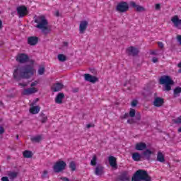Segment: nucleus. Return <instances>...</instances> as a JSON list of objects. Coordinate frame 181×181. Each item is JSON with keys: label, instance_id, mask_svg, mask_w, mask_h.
<instances>
[{"label": "nucleus", "instance_id": "1", "mask_svg": "<svg viewBox=\"0 0 181 181\" xmlns=\"http://www.w3.org/2000/svg\"><path fill=\"white\" fill-rule=\"evenodd\" d=\"M35 74V69L30 64L18 66L13 71V77L17 81L21 80H28Z\"/></svg>", "mask_w": 181, "mask_h": 181}, {"label": "nucleus", "instance_id": "2", "mask_svg": "<svg viewBox=\"0 0 181 181\" xmlns=\"http://www.w3.org/2000/svg\"><path fill=\"white\" fill-rule=\"evenodd\" d=\"M35 23H37L35 28H37V29H40L44 35H49V33H50L51 30L47 26V25H49V22H47V20L45 16H38L35 19Z\"/></svg>", "mask_w": 181, "mask_h": 181}, {"label": "nucleus", "instance_id": "3", "mask_svg": "<svg viewBox=\"0 0 181 181\" xmlns=\"http://www.w3.org/2000/svg\"><path fill=\"white\" fill-rule=\"evenodd\" d=\"M159 83L161 85H165V91H170V90H172V86H173V84H175V82L169 76H161Z\"/></svg>", "mask_w": 181, "mask_h": 181}, {"label": "nucleus", "instance_id": "4", "mask_svg": "<svg viewBox=\"0 0 181 181\" xmlns=\"http://www.w3.org/2000/svg\"><path fill=\"white\" fill-rule=\"evenodd\" d=\"M66 166H67L66 162L59 160L53 165L52 169L54 173H60V172H63L66 169Z\"/></svg>", "mask_w": 181, "mask_h": 181}, {"label": "nucleus", "instance_id": "5", "mask_svg": "<svg viewBox=\"0 0 181 181\" xmlns=\"http://www.w3.org/2000/svg\"><path fill=\"white\" fill-rule=\"evenodd\" d=\"M129 9V5L127 1H121L116 6V11L119 13H124L128 11Z\"/></svg>", "mask_w": 181, "mask_h": 181}, {"label": "nucleus", "instance_id": "6", "mask_svg": "<svg viewBox=\"0 0 181 181\" xmlns=\"http://www.w3.org/2000/svg\"><path fill=\"white\" fill-rule=\"evenodd\" d=\"M85 81H88L89 83H92V84H95L98 81V78L90 75V74H84Z\"/></svg>", "mask_w": 181, "mask_h": 181}, {"label": "nucleus", "instance_id": "7", "mask_svg": "<svg viewBox=\"0 0 181 181\" xmlns=\"http://www.w3.org/2000/svg\"><path fill=\"white\" fill-rule=\"evenodd\" d=\"M28 12V8L25 6H21L17 7V13L19 15V18H23Z\"/></svg>", "mask_w": 181, "mask_h": 181}, {"label": "nucleus", "instance_id": "8", "mask_svg": "<svg viewBox=\"0 0 181 181\" xmlns=\"http://www.w3.org/2000/svg\"><path fill=\"white\" fill-rule=\"evenodd\" d=\"M152 155H153V152L149 149H146L141 153L142 159H146V160H151Z\"/></svg>", "mask_w": 181, "mask_h": 181}, {"label": "nucleus", "instance_id": "9", "mask_svg": "<svg viewBox=\"0 0 181 181\" xmlns=\"http://www.w3.org/2000/svg\"><path fill=\"white\" fill-rule=\"evenodd\" d=\"M17 62H19V63H27V62H29V56L26 54H20L17 57Z\"/></svg>", "mask_w": 181, "mask_h": 181}, {"label": "nucleus", "instance_id": "10", "mask_svg": "<svg viewBox=\"0 0 181 181\" xmlns=\"http://www.w3.org/2000/svg\"><path fill=\"white\" fill-rule=\"evenodd\" d=\"M37 42H39V37L36 36H31L28 38V43L30 46H35L37 45Z\"/></svg>", "mask_w": 181, "mask_h": 181}, {"label": "nucleus", "instance_id": "11", "mask_svg": "<svg viewBox=\"0 0 181 181\" xmlns=\"http://www.w3.org/2000/svg\"><path fill=\"white\" fill-rule=\"evenodd\" d=\"M87 26H88V22L86 21H81L79 25V32L81 34L84 33L85 30H87Z\"/></svg>", "mask_w": 181, "mask_h": 181}, {"label": "nucleus", "instance_id": "12", "mask_svg": "<svg viewBox=\"0 0 181 181\" xmlns=\"http://www.w3.org/2000/svg\"><path fill=\"white\" fill-rule=\"evenodd\" d=\"M35 93H37V90L35 88H28L25 89L22 94L23 95H30V94H35Z\"/></svg>", "mask_w": 181, "mask_h": 181}, {"label": "nucleus", "instance_id": "13", "mask_svg": "<svg viewBox=\"0 0 181 181\" xmlns=\"http://www.w3.org/2000/svg\"><path fill=\"white\" fill-rule=\"evenodd\" d=\"M94 173L96 176H101L104 174V167L100 165H97L95 168Z\"/></svg>", "mask_w": 181, "mask_h": 181}, {"label": "nucleus", "instance_id": "14", "mask_svg": "<svg viewBox=\"0 0 181 181\" xmlns=\"http://www.w3.org/2000/svg\"><path fill=\"white\" fill-rule=\"evenodd\" d=\"M147 148V146L145 143L141 141L135 145V149L136 151H145Z\"/></svg>", "mask_w": 181, "mask_h": 181}, {"label": "nucleus", "instance_id": "15", "mask_svg": "<svg viewBox=\"0 0 181 181\" xmlns=\"http://www.w3.org/2000/svg\"><path fill=\"white\" fill-rule=\"evenodd\" d=\"M130 5L132 8H135L136 12H144L145 11V8H144V6L136 5V3L134 1L130 2Z\"/></svg>", "mask_w": 181, "mask_h": 181}, {"label": "nucleus", "instance_id": "16", "mask_svg": "<svg viewBox=\"0 0 181 181\" xmlns=\"http://www.w3.org/2000/svg\"><path fill=\"white\" fill-rule=\"evenodd\" d=\"M127 52H129V54L132 56H138V53H139V50L137 48L134 47H130L127 49Z\"/></svg>", "mask_w": 181, "mask_h": 181}, {"label": "nucleus", "instance_id": "17", "mask_svg": "<svg viewBox=\"0 0 181 181\" xmlns=\"http://www.w3.org/2000/svg\"><path fill=\"white\" fill-rule=\"evenodd\" d=\"M171 22L174 24V26L175 28H178L180 25H181V19H179V17L177 16H175L172 18Z\"/></svg>", "mask_w": 181, "mask_h": 181}, {"label": "nucleus", "instance_id": "18", "mask_svg": "<svg viewBox=\"0 0 181 181\" xmlns=\"http://www.w3.org/2000/svg\"><path fill=\"white\" fill-rule=\"evenodd\" d=\"M63 98H64V93H58L55 98V103L57 104H63Z\"/></svg>", "mask_w": 181, "mask_h": 181}, {"label": "nucleus", "instance_id": "19", "mask_svg": "<svg viewBox=\"0 0 181 181\" xmlns=\"http://www.w3.org/2000/svg\"><path fill=\"white\" fill-rule=\"evenodd\" d=\"M108 161L112 168H117V158L112 156L108 157Z\"/></svg>", "mask_w": 181, "mask_h": 181}, {"label": "nucleus", "instance_id": "20", "mask_svg": "<svg viewBox=\"0 0 181 181\" xmlns=\"http://www.w3.org/2000/svg\"><path fill=\"white\" fill-rule=\"evenodd\" d=\"M163 99L162 98H156L153 102L155 107H162L163 105Z\"/></svg>", "mask_w": 181, "mask_h": 181}, {"label": "nucleus", "instance_id": "21", "mask_svg": "<svg viewBox=\"0 0 181 181\" xmlns=\"http://www.w3.org/2000/svg\"><path fill=\"white\" fill-rule=\"evenodd\" d=\"M132 158L134 162H139L142 159V154L135 152L132 155Z\"/></svg>", "mask_w": 181, "mask_h": 181}, {"label": "nucleus", "instance_id": "22", "mask_svg": "<svg viewBox=\"0 0 181 181\" xmlns=\"http://www.w3.org/2000/svg\"><path fill=\"white\" fill-rule=\"evenodd\" d=\"M119 180L129 181V177H128V173L127 171L122 173V175L119 176Z\"/></svg>", "mask_w": 181, "mask_h": 181}, {"label": "nucleus", "instance_id": "23", "mask_svg": "<svg viewBox=\"0 0 181 181\" xmlns=\"http://www.w3.org/2000/svg\"><path fill=\"white\" fill-rule=\"evenodd\" d=\"M7 175L11 180H13V179H16L18 177V173L15 171H8Z\"/></svg>", "mask_w": 181, "mask_h": 181}, {"label": "nucleus", "instance_id": "24", "mask_svg": "<svg viewBox=\"0 0 181 181\" xmlns=\"http://www.w3.org/2000/svg\"><path fill=\"white\" fill-rule=\"evenodd\" d=\"M39 111H40V107L39 106H33L30 108V112L31 114H39Z\"/></svg>", "mask_w": 181, "mask_h": 181}, {"label": "nucleus", "instance_id": "25", "mask_svg": "<svg viewBox=\"0 0 181 181\" xmlns=\"http://www.w3.org/2000/svg\"><path fill=\"white\" fill-rule=\"evenodd\" d=\"M62 89H63V84H62L61 83H57L55 85H54V88H53L54 93L60 91V90Z\"/></svg>", "mask_w": 181, "mask_h": 181}, {"label": "nucleus", "instance_id": "26", "mask_svg": "<svg viewBox=\"0 0 181 181\" xmlns=\"http://www.w3.org/2000/svg\"><path fill=\"white\" fill-rule=\"evenodd\" d=\"M157 160L163 163L165 162V157L163 156V153L162 152H158L157 154Z\"/></svg>", "mask_w": 181, "mask_h": 181}, {"label": "nucleus", "instance_id": "27", "mask_svg": "<svg viewBox=\"0 0 181 181\" xmlns=\"http://www.w3.org/2000/svg\"><path fill=\"white\" fill-rule=\"evenodd\" d=\"M180 93H181V88L180 87H176L174 89V97H179V95H180Z\"/></svg>", "mask_w": 181, "mask_h": 181}, {"label": "nucleus", "instance_id": "28", "mask_svg": "<svg viewBox=\"0 0 181 181\" xmlns=\"http://www.w3.org/2000/svg\"><path fill=\"white\" fill-rule=\"evenodd\" d=\"M32 142L39 143L42 141V136L38 135L31 138Z\"/></svg>", "mask_w": 181, "mask_h": 181}, {"label": "nucleus", "instance_id": "29", "mask_svg": "<svg viewBox=\"0 0 181 181\" xmlns=\"http://www.w3.org/2000/svg\"><path fill=\"white\" fill-rule=\"evenodd\" d=\"M58 60H59V62H66L67 60V57H66L64 54H58Z\"/></svg>", "mask_w": 181, "mask_h": 181}, {"label": "nucleus", "instance_id": "30", "mask_svg": "<svg viewBox=\"0 0 181 181\" xmlns=\"http://www.w3.org/2000/svg\"><path fill=\"white\" fill-rule=\"evenodd\" d=\"M24 158H32V152L30 151H25L23 153Z\"/></svg>", "mask_w": 181, "mask_h": 181}, {"label": "nucleus", "instance_id": "31", "mask_svg": "<svg viewBox=\"0 0 181 181\" xmlns=\"http://www.w3.org/2000/svg\"><path fill=\"white\" fill-rule=\"evenodd\" d=\"M40 117H41V122L42 124H45L46 122V121H47V116H46V115H45L43 112H42L40 114Z\"/></svg>", "mask_w": 181, "mask_h": 181}, {"label": "nucleus", "instance_id": "32", "mask_svg": "<svg viewBox=\"0 0 181 181\" xmlns=\"http://www.w3.org/2000/svg\"><path fill=\"white\" fill-rule=\"evenodd\" d=\"M91 166H95L97 165V156L94 155L92 160H90Z\"/></svg>", "mask_w": 181, "mask_h": 181}, {"label": "nucleus", "instance_id": "33", "mask_svg": "<svg viewBox=\"0 0 181 181\" xmlns=\"http://www.w3.org/2000/svg\"><path fill=\"white\" fill-rule=\"evenodd\" d=\"M69 168H71V170H72V172H74V170H76V162L74 161H71L69 163Z\"/></svg>", "mask_w": 181, "mask_h": 181}, {"label": "nucleus", "instance_id": "34", "mask_svg": "<svg viewBox=\"0 0 181 181\" xmlns=\"http://www.w3.org/2000/svg\"><path fill=\"white\" fill-rule=\"evenodd\" d=\"M135 109H130V111L129 112V117H131L132 118H134V117H135Z\"/></svg>", "mask_w": 181, "mask_h": 181}, {"label": "nucleus", "instance_id": "35", "mask_svg": "<svg viewBox=\"0 0 181 181\" xmlns=\"http://www.w3.org/2000/svg\"><path fill=\"white\" fill-rule=\"evenodd\" d=\"M38 74H40V76H43V74H45V67H40L38 69Z\"/></svg>", "mask_w": 181, "mask_h": 181}, {"label": "nucleus", "instance_id": "36", "mask_svg": "<svg viewBox=\"0 0 181 181\" xmlns=\"http://www.w3.org/2000/svg\"><path fill=\"white\" fill-rule=\"evenodd\" d=\"M174 124H181V116L178 117L177 119H173Z\"/></svg>", "mask_w": 181, "mask_h": 181}, {"label": "nucleus", "instance_id": "37", "mask_svg": "<svg viewBox=\"0 0 181 181\" xmlns=\"http://www.w3.org/2000/svg\"><path fill=\"white\" fill-rule=\"evenodd\" d=\"M137 105H138V100H134L132 102V107H136Z\"/></svg>", "mask_w": 181, "mask_h": 181}, {"label": "nucleus", "instance_id": "38", "mask_svg": "<svg viewBox=\"0 0 181 181\" xmlns=\"http://www.w3.org/2000/svg\"><path fill=\"white\" fill-rule=\"evenodd\" d=\"M3 134H5V129L0 126V135H2Z\"/></svg>", "mask_w": 181, "mask_h": 181}, {"label": "nucleus", "instance_id": "39", "mask_svg": "<svg viewBox=\"0 0 181 181\" xmlns=\"http://www.w3.org/2000/svg\"><path fill=\"white\" fill-rule=\"evenodd\" d=\"M42 177L43 179L47 177V171L45 170V171L43 172V174H42Z\"/></svg>", "mask_w": 181, "mask_h": 181}, {"label": "nucleus", "instance_id": "40", "mask_svg": "<svg viewBox=\"0 0 181 181\" xmlns=\"http://www.w3.org/2000/svg\"><path fill=\"white\" fill-rule=\"evenodd\" d=\"M135 120H134V119H129L127 120V124H134Z\"/></svg>", "mask_w": 181, "mask_h": 181}, {"label": "nucleus", "instance_id": "41", "mask_svg": "<svg viewBox=\"0 0 181 181\" xmlns=\"http://www.w3.org/2000/svg\"><path fill=\"white\" fill-rule=\"evenodd\" d=\"M177 40L181 46V35H177Z\"/></svg>", "mask_w": 181, "mask_h": 181}, {"label": "nucleus", "instance_id": "42", "mask_svg": "<svg viewBox=\"0 0 181 181\" xmlns=\"http://www.w3.org/2000/svg\"><path fill=\"white\" fill-rule=\"evenodd\" d=\"M158 47H160V49H163V42H158Z\"/></svg>", "mask_w": 181, "mask_h": 181}, {"label": "nucleus", "instance_id": "43", "mask_svg": "<svg viewBox=\"0 0 181 181\" xmlns=\"http://www.w3.org/2000/svg\"><path fill=\"white\" fill-rule=\"evenodd\" d=\"M129 117V114L128 113H125L123 116H122V119H125L127 118H128Z\"/></svg>", "mask_w": 181, "mask_h": 181}, {"label": "nucleus", "instance_id": "44", "mask_svg": "<svg viewBox=\"0 0 181 181\" xmlns=\"http://www.w3.org/2000/svg\"><path fill=\"white\" fill-rule=\"evenodd\" d=\"M156 11H159V9H160V4H156Z\"/></svg>", "mask_w": 181, "mask_h": 181}, {"label": "nucleus", "instance_id": "45", "mask_svg": "<svg viewBox=\"0 0 181 181\" xmlns=\"http://www.w3.org/2000/svg\"><path fill=\"white\" fill-rule=\"evenodd\" d=\"M61 180H63V181H70V180H69V178H67L66 177H61Z\"/></svg>", "mask_w": 181, "mask_h": 181}, {"label": "nucleus", "instance_id": "46", "mask_svg": "<svg viewBox=\"0 0 181 181\" xmlns=\"http://www.w3.org/2000/svg\"><path fill=\"white\" fill-rule=\"evenodd\" d=\"M152 62H153V63H158V58L153 57V58L152 59Z\"/></svg>", "mask_w": 181, "mask_h": 181}, {"label": "nucleus", "instance_id": "47", "mask_svg": "<svg viewBox=\"0 0 181 181\" xmlns=\"http://www.w3.org/2000/svg\"><path fill=\"white\" fill-rule=\"evenodd\" d=\"M136 118L137 121H139L141 119V115L136 114Z\"/></svg>", "mask_w": 181, "mask_h": 181}, {"label": "nucleus", "instance_id": "48", "mask_svg": "<svg viewBox=\"0 0 181 181\" xmlns=\"http://www.w3.org/2000/svg\"><path fill=\"white\" fill-rule=\"evenodd\" d=\"M37 84V81H35V82H33L30 85L31 87H35V86H36Z\"/></svg>", "mask_w": 181, "mask_h": 181}, {"label": "nucleus", "instance_id": "49", "mask_svg": "<svg viewBox=\"0 0 181 181\" xmlns=\"http://www.w3.org/2000/svg\"><path fill=\"white\" fill-rule=\"evenodd\" d=\"M64 46H65V47H67L69 46V42H64Z\"/></svg>", "mask_w": 181, "mask_h": 181}, {"label": "nucleus", "instance_id": "50", "mask_svg": "<svg viewBox=\"0 0 181 181\" xmlns=\"http://www.w3.org/2000/svg\"><path fill=\"white\" fill-rule=\"evenodd\" d=\"M78 88L73 89V93H78Z\"/></svg>", "mask_w": 181, "mask_h": 181}, {"label": "nucleus", "instance_id": "51", "mask_svg": "<svg viewBox=\"0 0 181 181\" xmlns=\"http://www.w3.org/2000/svg\"><path fill=\"white\" fill-rule=\"evenodd\" d=\"M19 86H21L22 87H26V84H23V83H19Z\"/></svg>", "mask_w": 181, "mask_h": 181}, {"label": "nucleus", "instance_id": "52", "mask_svg": "<svg viewBox=\"0 0 181 181\" xmlns=\"http://www.w3.org/2000/svg\"><path fill=\"white\" fill-rule=\"evenodd\" d=\"M56 16H60V13L59 11H57L56 12Z\"/></svg>", "mask_w": 181, "mask_h": 181}, {"label": "nucleus", "instance_id": "53", "mask_svg": "<svg viewBox=\"0 0 181 181\" xmlns=\"http://www.w3.org/2000/svg\"><path fill=\"white\" fill-rule=\"evenodd\" d=\"M2 28V21L0 19V29Z\"/></svg>", "mask_w": 181, "mask_h": 181}, {"label": "nucleus", "instance_id": "54", "mask_svg": "<svg viewBox=\"0 0 181 181\" xmlns=\"http://www.w3.org/2000/svg\"><path fill=\"white\" fill-rule=\"evenodd\" d=\"M86 127L88 129V128H91V124H87L86 125Z\"/></svg>", "mask_w": 181, "mask_h": 181}, {"label": "nucleus", "instance_id": "55", "mask_svg": "<svg viewBox=\"0 0 181 181\" xmlns=\"http://www.w3.org/2000/svg\"><path fill=\"white\" fill-rule=\"evenodd\" d=\"M30 63L31 64H33V63H35V61H34V60H30Z\"/></svg>", "mask_w": 181, "mask_h": 181}, {"label": "nucleus", "instance_id": "56", "mask_svg": "<svg viewBox=\"0 0 181 181\" xmlns=\"http://www.w3.org/2000/svg\"><path fill=\"white\" fill-rule=\"evenodd\" d=\"M178 67L181 69V62L178 64Z\"/></svg>", "mask_w": 181, "mask_h": 181}, {"label": "nucleus", "instance_id": "57", "mask_svg": "<svg viewBox=\"0 0 181 181\" xmlns=\"http://www.w3.org/2000/svg\"><path fill=\"white\" fill-rule=\"evenodd\" d=\"M178 132H181V127L178 129Z\"/></svg>", "mask_w": 181, "mask_h": 181}, {"label": "nucleus", "instance_id": "58", "mask_svg": "<svg viewBox=\"0 0 181 181\" xmlns=\"http://www.w3.org/2000/svg\"><path fill=\"white\" fill-rule=\"evenodd\" d=\"M151 54H156V53L155 52H152Z\"/></svg>", "mask_w": 181, "mask_h": 181}, {"label": "nucleus", "instance_id": "59", "mask_svg": "<svg viewBox=\"0 0 181 181\" xmlns=\"http://www.w3.org/2000/svg\"><path fill=\"white\" fill-rule=\"evenodd\" d=\"M178 73L181 74V68L178 70Z\"/></svg>", "mask_w": 181, "mask_h": 181}, {"label": "nucleus", "instance_id": "60", "mask_svg": "<svg viewBox=\"0 0 181 181\" xmlns=\"http://www.w3.org/2000/svg\"><path fill=\"white\" fill-rule=\"evenodd\" d=\"M16 139H19V136L18 135L16 136Z\"/></svg>", "mask_w": 181, "mask_h": 181}, {"label": "nucleus", "instance_id": "61", "mask_svg": "<svg viewBox=\"0 0 181 181\" xmlns=\"http://www.w3.org/2000/svg\"><path fill=\"white\" fill-rule=\"evenodd\" d=\"M1 11H0V15H1Z\"/></svg>", "mask_w": 181, "mask_h": 181}]
</instances>
